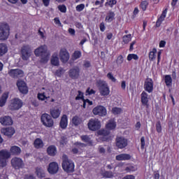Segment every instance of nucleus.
<instances>
[{
    "mask_svg": "<svg viewBox=\"0 0 179 179\" xmlns=\"http://www.w3.org/2000/svg\"><path fill=\"white\" fill-rule=\"evenodd\" d=\"M36 57H41V62L47 64L50 59V52L47 50V45H43L34 50Z\"/></svg>",
    "mask_w": 179,
    "mask_h": 179,
    "instance_id": "1",
    "label": "nucleus"
},
{
    "mask_svg": "<svg viewBox=\"0 0 179 179\" xmlns=\"http://www.w3.org/2000/svg\"><path fill=\"white\" fill-rule=\"evenodd\" d=\"M62 169L66 173H73L75 171V164L72 160L68 159L66 155L62 156Z\"/></svg>",
    "mask_w": 179,
    "mask_h": 179,
    "instance_id": "2",
    "label": "nucleus"
},
{
    "mask_svg": "<svg viewBox=\"0 0 179 179\" xmlns=\"http://www.w3.org/2000/svg\"><path fill=\"white\" fill-rule=\"evenodd\" d=\"M10 152L6 149L0 150V167L3 169L8 164V159H10Z\"/></svg>",
    "mask_w": 179,
    "mask_h": 179,
    "instance_id": "3",
    "label": "nucleus"
},
{
    "mask_svg": "<svg viewBox=\"0 0 179 179\" xmlns=\"http://www.w3.org/2000/svg\"><path fill=\"white\" fill-rule=\"evenodd\" d=\"M10 31V28L9 27V25L7 23H1L0 24V40H1V41L8 40Z\"/></svg>",
    "mask_w": 179,
    "mask_h": 179,
    "instance_id": "4",
    "label": "nucleus"
},
{
    "mask_svg": "<svg viewBox=\"0 0 179 179\" xmlns=\"http://www.w3.org/2000/svg\"><path fill=\"white\" fill-rule=\"evenodd\" d=\"M41 121L43 125L47 128H52V127H54V120H52V117H51V115L48 113L42 114Z\"/></svg>",
    "mask_w": 179,
    "mask_h": 179,
    "instance_id": "5",
    "label": "nucleus"
},
{
    "mask_svg": "<svg viewBox=\"0 0 179 179\" xmlns=\"http://www.w3.org/2000/svg\"><path fill=\"white\" fill-rule=\"evenodd\" d=\"M96 85L101 96H108L110 94V89L106 81L98 80Z\"/></svg>",
    "mask_w": 179,
    "mask_h": 179,
    "instance_id": "6",
    "label": "nucleus"
},
{
    "mask_svg": "<svg viewBox=\"0 0 179 179\" xmlns=\"http://www.w3.org/2000/svg\"><path fill=\"white\" fill-rule=\"evenodd\" d=\"M88 129L90 131H99L101 128V122L99 119H90L87 123Z\"/></svg>",
    "mask_w": 179,
    "mask_h": 179,
    "instance_id": "7",
    "label": "nucleus"
},
{
    "mask_svg": "<svg viewBox=\"0 0 179 179\" xmlns=\"http://www.w3.org/2000/svg\"><path fill=\"white\" fill-rule=\"evenodd\" d=\"M8 74L13 79H20V78H23V76H24V71L20 69H10Z\"/></svg>",
    "mask_w": 179,
    "mask_h": 179,
    "instance_id": "8",
    "label": "nucleus"
},
{
    "mask_svg": "<svg viewBox=\"0 0 179 179\" xmlns=\"http://www.w3.org/2000/svg\"><path fill=\"white\" fill-rule=\"evenodd\" d=\"M22 106L23 101L19 98H15L11 101L9 108L12 111H16L20 110V108H22Z\"/></svg>",
    "mask_w": 179,
    "mask_h": 179,
    "instance_id": "9",
    "label": "nucleus"
},
{
    "mask_svg": "<svg viewBox=\"0 0 179 179\" xmlns=\"http://www.w3.org/2000/svg\"><path fill=\"white\" fill-rule=\"evenodd\" d=\"M116 148L118 149H125L128 146V139L122 136H119L115 138Z\"/></svg>",
    "mask_w": 179,
    "mask_h": 179,
    "instance_id": "10",
    "label": "nucleus"
},
{
    "mask_svg": "<svg viewBox=\"0 0 179 179\" xmlns=\"http://www.w3.org/2000/svg\"><path fill=\"white\" fill-rule=\"evenodd\" d=\"M22 59L24 61H27L31 55V48L29 45H23L21 48Z\"/></svg>",
    "mask_w": 179,
    "mask_h": 179,
    "instance_id": "11",
    "label": "nucleus"
},
{
    "mask_svg": "<svg viewBox=\"0 0 179 179\" xmlns=\"http://www.w3.org/2000/svg\"><path fill=\"white\" fill-rule=\"evenodd\" d=\"M94 115H99V117H106L107 115V109L103 106H97L92 110Z\"/></svg>",
    "mask_w": 179,
    "mask_h": 179,
    "instance_id": "12",
    "label": "nucleus"
},
{
    "mask_svg": "<svg viewBox=\"0 0 179 179\" xmlns=\"http://www.w3.org/2000/svg\"><path fill=\"white\" fill-rule=\"evenodd\" d=\"M11 166L14 169H23L24 167V163L22 159L15 157L11 159Z\"/></svg>",
    "mask_w": 179,
    "mask_h": 179,
    "instance_id": "13",
    "label": "nucleus"
},
{
    "mask_svg": "<svg viewBox=\"0 0 179 179\" xmlns=\"http://www.w3.org/2000/svg\"><path fill=\"white\" fill-rule=\"evenodd\" d=\"M1 134L5 135V136H8V138H12L13 135H15V128L13 127H3L1 129Z\"/></svg>",
    "mask_w": 179,
    "mask_h": 179,
    "instance_id": "14",
    "label": "nucleus"
},
{
    "mask_svg": "<svg viewBox=\"0 0 179 179\" xmlns=\"http://www.w3.org/2000/svg\"><path fill=\"white\" fill-rule=\"evenodd\" d=\"M59 170V166L57 162H51L49 164L48 171L50 174H57Z\"/></svg>",
    "mask_w": 179,
    "mask_h": 179,
    "instance_id": "15",
    "label": "nucleus"
},
{
    "mask_svg": "<svg viewBox=\"0 0 179 179\" xmlns=\"http://www.w3.org/2000/svg\"><path fill=\"white\" fill-rule=\"evenodd\" d=\"M60 60L62 62L66 63L69 61V52L65 48H62L59 52Z\"/></svg>",
    "mask_w": 179,
    "mask_h": 179,
    "instance_id": "16",
    "label": "nucleus"
},
{
    "mask_svg": "<svg viewBox=\"0 0 179 179\" xmlns=\"http://www.w3.org/2000/svg\"><path fill=\"white\" fill-rule=\"evenodd\" d=\"M80 73V69L79 67H74L69 71V76L71 79H78Z\"/></svg>",
    "mask_w": 179,
    "mask_h": 179,
    "instance_id": "17",
    "label": "nucleus"
},
{
    "mask_svg": "<svg viewBox=\"0 0 179 179\" xmlns=\"http://www.w3.org/2000/svg\"><path fill=\"white\" fill-rule=\"evenodd\" d=\"M98 135H99V139L100 141H102V142H106L108 141V135H110V131L107 129H101L97 131Z\"/></svg>",
    "mask_w": 179,
    "mask_h": 179,
    "instance_id": "18",
    "label": "nucleus"
},
{
    "mask_svg": "<svg viewBox=\"0 0 179 179\" xmlns=\"http://www.w3.org/2000/svg\"><path fill=\"white\" fill-rule=\"evenodd\" d=\"M17 86L20 93H22L23 94H27L29 90L27 89V85H26V83H24V81H17Z\"/></svg>",
    "mask_w": 179,
    "mask_h": 179,
    "instance_id": "19",
    "label": "nucleus"
},
{
    "mask_svg": "<svg viewBox=\"0 0 179 179\" xmlns=\"http://www.w3.org/2000/svg\"><path fill=\"white\" fill-rule=\"evenodd\" d=\"M144 89L148 93L153 92V80L150 78H147L145 81Z\"/></svg>",
    "mask_w": 179,
    "mask_h": 179,
    "instance_id": "20",
    "label": "nucleus"
},
{
    "mask_svg": "<svg viewBox=\"0 0 179 179\" xmlns=\"http://www.w3.org/2000/svg\"><path fill=\"white\" fill-rule=\"evenodd\" d=\"M0 124L4 127L12 125L13 124V120H12V117L10 116H3L0 117Z\"/></svg>",
    "mask_w": 179,
    "mask_h": 179,
    "instance_id": "21",
    "label": "nucleus"
},
{
    "mask_svg": "<svg viewBox=\"0 0 179 179\" xmlns=\"http://www.w3.org/2000/svg\"><path fill=\"white\" fill-rule=\"evenodd\" d=\"M59 126L62 129H66V127H68V116H66V115H62L60 120Z\"/></svg>",
    "mask_w": 179,
    "mask_h": 179,
    "instance_id": "22",
    "label": "nucleus"
},
{
    "mask_svg": "<svg viewBox=\"0 0 179 179\" xmlns=\"http://www.w3.org/2000/svg\"><path fill=\"white\" fill-rule=\"evenodd\" d=\"M116 160L122 162V160H131V155L129 154H120L116 156Z\"/></svg>",
    "mask_w": 179,
    "mask_h": 179,
    "instance_id": "23",
    "label": "nucleus"
},
{
    "mask_svg": "<svg viewBox=\"0 0 179 179\" xmlns=\"http://www.w3.org/2000/svg\"><path fill=\"white\" fill-rule=\"evenodd\" d=\"M21 152L22 150L20 149V148L16 145L12 146L10 149V155H14L15 156H19V155H20Z\"/></svg>",
    "mask_w": 179,
    "mask_h": 179,
    "instance_id": "24",
    "label": "nucleus"
},
{
    "mask_svg": "<svg viewBox=\"0 0 179 179\" xmlns=\"http://www.w3.org/2000/svg\"><path fill=\"white\" fill-rule=\"evenodd\" d=\"M35 173L38 178H45V171H44V169H43V168L37 167L36 169Z\"/></svg>",
    "mask_w": 179,
    "mask_h": 179,
    "instance_id": "25",
    "label": "nucleus"
},
{
    "mask_svg": "<svg viewBox=\"0 0 179 179\" xmlns=\"http://www.w3.org/2000/svg\"><path fill=\"white\" fill-rule=\"evenodd\" d=\"M47 152L49 156H55L57 155V148L55 145H50L47 148Z\"/></svg>",
    "mask_w": 179,
    "mask_h": 179,
    "instance_id": "26",
    "label": "nucleus"
},
{
    "mask_svg": "<svg viewBox=\"0 0 179 179\" xmlns=\"http://www.w3.org/2000/svg\"><path fill=\"white\" fill-rule=\"evenodd\" d=\"M50 115L52 118L57 119L61 115V110L56 108V109H51L50 110Z\"/></svg>",
    "mask_w": 179,
    "mask_h": 179,
    "instance_id": "27",
    "label": "nucleus"
},
{
    "mask_svg": "<svg viewBox=\"0 0 179 179\" xmlns=\"http://www.w3.org/2000/svg\"><path fill=\"white\" fill-rule=\"evenodd\" d=\"M115 17V13H114V12L110 10L107 13L105 20H106V22H108V23H110L111 22H113V20H114Z\"/></svg>",
    "mask_w": 179,
    "mask_h": 179,
    "instance_id": "28",
    "label": "nucleus"
},
{
    "mask_svg": "<svg viewBox=\"0 0 179 179\" xmlns=\"http://www.w3.org/2000/svg\"><path fill=\"white\" fill-rule=\"evenodd\" d=\"M9 97V95L8 93H3L2 96L0 97V107H3L5 104H6V101L8 100V98Z\"/></svg>",
    "mask_w": 179,
    "mask_h": 179,
    "instance_id": "29",
    "label": "nucleus"
},
{
    "mask_svg": "<svg viewBox=\"0 0 179 179\" xmlns=\"http://www.w3.org/2000/svg\"><path fill=\"white\" fill-rule=\"evenodd\" d=\"M34 146L36 149H41L44 146V143H43V140L41 138H36L34 142Z\"/></svg>",
    "mask_w": 179,
    "mask_h": 179,
    "instance_id": "30",
    "label": "nucleus"
},
{
    "mask_svg": "<svg viewBox=\"0 0 179 179\" xmlns=\"http://www.w3.org/2000/svg\"><path fill=\"white\" fill-rule=\"evenodd\" d=\"M72 124H73V125H75L76 127H78V125H80V124H82V117L78 115L73 117Z\"/></svg>",
    "mask_w": 179,
    "mask_h": 179,
    "instance_id": "31",
    "label": "nucleus"
},
{
    "mask_svg": "<svg viewBox=\"0 0 179 179\" xmlns=\"http://www.w3.org/2000/svg\"><path fill=\"white\" fill-rule=\"evenodd\" d=\"M8 52V46L5 43H0V57Z\"/></svg>",
    "mask_w": 179,
    "mask_h": 179,
    "instance_id": "32",
    "label": "nucleus"
},
{
    "mask_svg": "<svg viewBox=\"0 0 179 179\" xmlns=\"http://www.w3.org/2000/svg\"><path fill=\"white\" fill-rule=\"evenodd\" d=\"M148 101H149L148 99V93L143 92L141 94V102L143 104L146 105L148 104Z\"/></svg>",
    "mask_w": 179,
    "mask_h": 179,
    "instance_id": "33",
    "label": "nucleus"
},
{
    "mask_svg": "<svg viewBox=\"0 0 179 179\" xmlns=\"http://www.w3.org/2000/svg\"><path fill=\"white\" fill-rule=\"evenodd\" d=\"M102 177H103V178H113L114 173L112 171H106L102 173Z\"/></svg>",
    "mask_w": 179,
    "mask_h": 179,
    "instance_id": "34",
    "label": "nucleus"
},
{
    "mask_svg": "<svg viewBox=\"0 0 179 179\" xmlns=\"http://www.w3.org/2000/svg\"><path fill=\"white\" fill-rule=\"evenodd\" d=\"M80 57H82V52L79 50H76L72 55V59L73 61L79 59Z\"/></svg>",
    "mask_w": 179,
    "mask_h": 179,
    "instance_id": "35",
    "label": "nucleus"
},
{
    "mask_svg": "<svg viewBox=\"0 0 179 179\" xmlns=\"http://www.w3.org/2000/svg\"><path fill=\"white\" fill-rule=\"evenodd\" d=\"M51 64L55 66H58L59 65V59L57 56H52L51 59Z\"/></svg>",
    "mask_w": 179,
    "mask_h": 179,
    "instance_id": "36",
    "label": "nucleus"
},
{
    "mask_svg": "<svg viewBox=\"0 0 179 179\" xmlns=\"http://www.w3.org/2000/svg\"><path fill=\"white\" fill-rule=\"evenodd\" d=\"M157 52V50L156 48H153L152 51L150 52L149 53V59L150 61H153V59H156V54Z\"/></svg>",
    "mask_w": 179,
    "mask_h": 179,
    "instance_id": "37",
    "label": "nucleus"
},
{
    "mask_svg": "<svg viewBox=\"0 0 179 179\" xmlns=\"http://www.w3.org/2000/svg\"><path fill=\"white\" fill-rule=\"evenodd\" d=\"M165 83L166 85V86H171V83H173V79L171 78V76H165Z\"/></svg>",
    "mask_w": 179,
    "mask_h": 179,
    "instance_id": "38",
    "label": "nucleus"
},
{
    "mask_svg": "<svg viewBox=\"0 0 179 179\" xmlns=\"http://www.w3.org/2000/svg\"><path fill=\"white\" fill-rule=\"evenodd\" d=\"M81 140L83 142H85L86 143H93V142L90 140V137H89V136L87 135H85V136H80Z\"/></svg>",
    "mask_w": 179,
    "mask_h": 179,
    "instance_id": "39",
    "label": "nucleus"
},
{
    "mask_svg": "<svg viewBox=\"0 0 179 179\" xmlns=\"http://www.w3.org/2000/svg\"><path fill=\"white\" fill-rule=\"evenodd\" d=\"M122 38L123 43H124V44H128V43H129V41H131V40L132 39V36L131 34H128L124 36Z\"/></svg>",
    "mask_w": 179,
    "mask_h": 179,
    "instance_id": "40",
    "label": "nucleus"
},
{
    "mask_svg": "<svg viewBox=\"0 0 179 179\" xmlns=\"http://www.w3.org/2000/svg\"><path fill=\"white\" fill-rule=\"evenodd\" d=\"M67 143H68V138H66V136H62L59 140L60 145H62L64 146L66 145Z\"/></svg>",
    "mask_w": 179,
    "mask_h": 179,
    "instance_id": "41",
    "label": "nucleus"
},
{
    "mask_svg": "<svg viewBox=\"0 0 179 179\" xmlns=\"http://www.w3.org/2000/svg\"><path fill=\"white\" fill-rule=\"evenodd\" d=\"M64 73H65V70H64V69H62V68H59V69H57L56 71L55 75H56V76L61 78V76H62V75H64Z\"/></svg>",
    "mask_w": 179,
    "mask_h": 179,
    "instance_id": "42",
    "label": "nucleus"
},
{
    "mask_svg": "<svg viewBox=\"0 0 179 179\" xmlns=\"http://www.w3.org/2000/svg\"><path fill=\"white\" fill-rule=\"evenodd\" d=\"M112 113H113V114H115V115H117L121 114V113H122V109H121L120 108L115 107L112 109Z\"/></svg>",
    "mask_w": 179,
    "mask_h": 179,
    "instance_id": "43",
    "label": "nucleus"
},
{
    "mask_svg": "<svg viewBox=\"0 0 179 179\" xmlns=\"http://www.w3.org/2000/svg\"><path fill=\"white\" fill-rule=\"evenodd\" d=\"M106 128L108 129H114L115 128V122L113 121H110L107 124H106Z\"/></svg>",
    "mask_w": 179,
    "mask_h": 179,
    "instance_id": "44",
    "label": "nucleus"
},
{
    "mask_svg": "<svg viewBox=\"0 0 179 179\" xmlns=\"http://www.w3.org/2000/svg\"><path fill=\"white\" fill-rule=\"evenodd\" d=\"M139 57H138L137 55L135 54H129L127 56V61H131L132 59H135L136 61V59H138Z\"/></svg>",
    "mask_w": 179,
    "mask_h": 179,
    "instance_id": "45",
    "label": "nucleus"
},
{
    "mask_svg": "<svg viewBox=\"0 0 179 179\" xmlns=\"http://www.w3.org/2000/svg\"><path fill=\"white\" fill-rule=\"evenodd\" d=\"M148 5H149V3H148L147 1H143L141 3V8L142 10H146Z\"/></svg>",
    "mask_w": 179,
    "mask_h": 179,
    "instance_id": "46",
    "label": "nucleus"
},
{
    "mask_svg": "<svg viewBox=\"0 0 179 179\" xmlns=\"http://www.w3.org/2000/svg\"><path fill=\"white\" fill-rule=\"evenodd\" d=\"M156 131L158 134L162 133V123H160V121H158L156 123Z\"/></svg>",
    "mask_w": 179,
    "mask_h": 179,
    "instance_id": "47",
    "label": "nucleus"
},
{
    "mask_svg": "<svg viewBox=\"0 0 179 179\" xmlns=\"http://www.w3.org/2000/svg\"><path fill=\"white\" fill-rule=\"evenodd\" d=\"M117 4V1L116 0H110L109 1L106 2L105 6H107V5H108V6H110V8H113V6H114V5Z\"/></svg>",
    "mask_w": 179,
    "mask_h": 179,
    "instance_id": "48",
    "label": "nucleus"
},
{
    "mask_svg": "<svg viewBox=\"0 0 179 179\" xmlns=\"http://www.w3.org/2000/svg\"><path fill=\"white\" fill-rule=\"evenodd\" d=\"M124 62V57L122 55H120L116 60L117 65H121Z\"/></svg>",
    "mask_w": 179,
    "mask_h": 179,
    "instance_id": "49",
    "label": "nucleus"
},
{
    "mask_svg": "<svg viewBox=\"0 0 179 179\" xmlns=\"http://www.w3.org/2000/svg\"><path fill=\"white\" fill-rule=\"evenodd\" d=\"M77 12H82L85 9V4H79L76 7Z\"/></svg>",
    "mask_w": 179,
    "mask_h": 179,
    "instance_id": "50",
    "label": "nucleus"
},
{
    "mask_svg": "<svg viewBox=\"0 0 179 179\" xmlns=\"http://www.w3.org/2000/svg\"><path fill=\"white\" fill-rule=\"evenodd\" d=\"M78 94L76 97V100H83V92L81 91H78Z\"/></svg>",
    "mask_w": 179,
    "mask_h": 179,
    "instance_id": "51",
    "label": "nucleus"
},
{
    "mask_svg": "<svg viewBox=\"0 0 179 179\" xmlns=\"http://www.w3.org/2000/svg\"><path fill=\"white\" fill-rule=\"evenodd\" d=\"M74 145L77 148H79V149H82V148H86V144L82 143H79V142L75 143Z\"/></svg>",
    "mask_w": 179,
    "mask_h": 179,
    "instance_id": "52",
    "label": "nucleus"
},
{
    "mask_svg": "<svg viewBox=\"0 0 179 179\" xmlns=\"http://www.w3.org/2000/svg\"><path fill=\"white\" fill-rule=\"evenodd\" d=\"M167 13V9H165L163 12L161 16L158 18L159 20H162V22L164 20V18L166 17V14Z\"/></svg>",
    "mask_w": 179,
    "mask_h": 179,
    "instance_id": "53",
    "label": "nucleus"
},
{
    "mask_svg": "<svg viewBox=\"0 0 179 179\" xmlns=\"http://www.w3.org/2000/svg\"><path fill=\"white\" fill-rule=\"evenodd\" d=\"M58 9L60 12H62V13H65L66 12V6H65V5L59 6Z\"/></svg>",
    "mask_w": 179,
    "mask_h": 179,
    "instance_id": "54",
    "label": "nucleus"
},
{
    "mask_svg": "<svg viewBox=\"0 0 179 179\" xmlns=\"http://www.w3.org/2000/svg\"><path fill=\"white\" fill-rule=\"evenodd\" d=\"M96 94V91H94L93 89H91L90 90V87H88L86 90V94H89V95H91V94Z\"/></svg>",
    "mask_w": 179,
    "mask_h": 179,
    "instance_id": "55",
    "label": "nucleus"
},
{
    "mask_svg": "<svg viewBox=\"0 0 179 179\" xmlns=\"http://www.w3.org/2000/svg\"><path fill=\"white\" fill-rule=\"evenodd\" d=\"M107 78L108 79H110V80H112V82H115L117 80L115 79V78L114 77V76H113V74L111 73H108L107 74Z\"/></svg>",
    "mask_w": 179,
    "mask_h": 179,
    "instance_id": "56",
    "label": "nucleus"
},
{
    "mask_svg": "<svg viewBox=\"0 0 179 179\" xmlns=\"http://www.w3.org/2000/svg\"><path fill=\"white\" fill-rule=\"evenodd\" d=\"M38 100H45V99H47V97H45V95L44 94V93L43 94H38Z\"/></svg>",
    "mask_w": 179,
    "mask_h": 179,
    "instance_id": "57",
    "label": "nucleus"
},
{
    "mask_svg": "<svg viewBox=\"0 0 179 179\" xmlns=\"http://www.w3.org/2000/svg\"><path fill=\"white\" fill-rule=\"evenodd\" d=\"M98 150L101 155H104V153H106V149L102 146H99Z\"/></svg>",
    "mask_w": 179,
    "mask_h": 179,
    "instance_id": "58",
    "label": "nucleus"
},
{
    "mask_svg": "<svg viewBox=\"0 0 179 179\" xmlns=\"http://www.w3.org/2000/svg\"><path fill=\"white\" fill-rule=\"evenodd\" d=\"M54 21L55 24H57V26H60L61 27H62V24H61V21H59V18L55 17Z\"/></svg>",
    "mask_w": 179,
    "mask_h": 179,
    "instance_id": "59",
    "label": "nucleus"
},
{
    "mask_svg": "<svg viewBox=\"0 0 179 179\" xmlns=\"http://www.w3.org/2000/svg\"><path fill=\"white\" fill-rule=\"evenodd\" d=\"M141 149H145V137L141 138Z\"/></svg>",
    "mask_w": 179,
    "mask_h": 179,
    "instance_id": "60",
    "label": "nucleus"
},
{
    "mask_svg": "<svg viewBox=\"0 0 179 179\" xmlns=\"http://www.w3.org/2000/svg\"><path fill=\"white\" fill-rule=\"evenodd\" d=\"M83 66H85V68H90V62L89 61H85L84 62V64H83Z\"/></svg>",
    "mask_w": 179,
    "mask_h": 179,
    "instance_id": "61",
    "label": "nucleus"
},
{
    "mask_svg": "<svg viewBox=\"0 0 179 179\" xmlns=\"http://www.w3.org/2000/svg\"><path fill=\"white\" fill-rule=\"evenodd\" d=\"M125 170L126 171H135V168L132 166H130L126 167Z\"/></svg>",
    "mask_w": 179,
    "mask_h": 179,
    "instance_id": "62",
    "label": "nucleus"
},
{
    "mask_svg": "<svg viewBox=\"0 0 179 179\" xmlns=\"http://www.w3.org/2000/svg\"><path fill=\"white\" fill-rule=\"evenodd\" d=\"M24 179H36V177L33 175H25Z\"/></svg>",
    "mask_w": 179,
    "mask_h": 179,
    "instance_id": "63",
    "label": "nucleus"
},
{
    "mask_svg": "<svg viewBox=\"0 0 179 179\" xmlns=\"http://www.w3.org/2000/svg\"><path fill=\"white\" fill-rule=\"evenodd\" d=\"M122 179H135V176L133 175H127L124 176Z\"/></svg>",
    "mask_w": 179,
    "mask_h": 179,
    "instance_id": "64",
    "label": "nucleus"
}]
</instances>
